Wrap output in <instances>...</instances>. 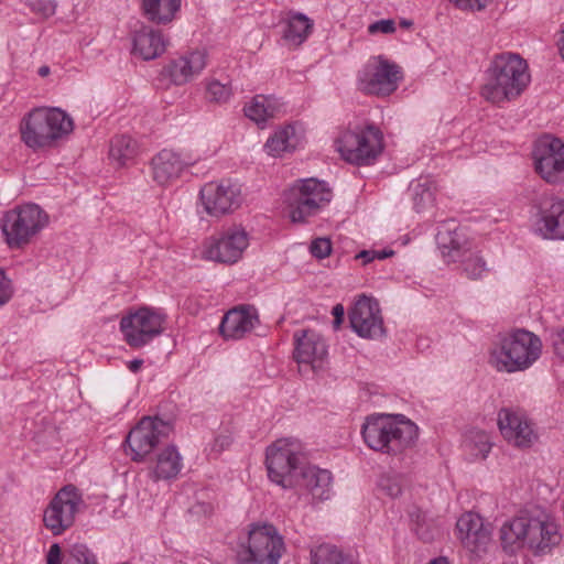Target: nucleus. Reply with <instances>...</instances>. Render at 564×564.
Listing matches in <instances>:
<instances>
[{"instance_id": "nucleus-8", "label": "nucleus", "mask_w": 564, "mask_h": 564, "mask_svg": "<svg viewBox=\"0 0 564 564\" xmlns=\"http://www.w3.org/2000/svg\"><path fill=\"white\" fill-rule=\"evenodd\" d=\"M48 224V214L34 203L18 205L7 210L0 219L1 231L11 249L31 243Z\"/></svg>"}, {"instance_id": "nucleus-46", "label": "nucleus", "mask_w": 564, "mask_h": 564, "mask_svg": "<svg viewBox=\"0 0 564 564\" xmlns=\"http://www.w3.org/2000/svg\"><path fill=\"white\" fill-rule=\"evenodd\" d=\"M552 346L555 356L564 361V327L552 334Z\"/></svg>"}, {"instance_id": "nucleus-57", "label": "nucleus", "mask_w": 564, "mask_h": 564, "mask_svg": "<svg viewBox=\"0 0 564 564\" xmlns=\"http://www.w3.org/2000/svg\"><path fill=\"white\" fill-rule=\"evenodd\" d=\"M411 24H412V22H410V21H403V22H402V25H403V26H410Z\"/></svg>"}, {"instance_id": "nucleus-14", "label": "nucleus", "mask_w": 564, "mask_h": 564, "mask_svg": "<svg viewBox=\"0 0 564 564\" xmlns=\"http://www.w3.org/2000/svg\"><path fill=\"white\" fill-rule=\"evenodd\" d=\"M173 431L170 422L145 416L129 432L126 443L133 462H143L153 448Z\"/></svg>"}, {"instance_id": "nucleus-44", "label": "nucleus", "mask_w": 564, "mask_h": 564, "mask_svg": "<svg viewBox=\"0 0 564 564\" xmlns=\"http://www.w3.org/2000/svg\"><path fill=\"white\" fill-rule=\"evenodd\" d=\"M310 251L314 257L324 259L332 252V242L327 238H316L312 241Z\"/></svg>"}, {"instance_id": "nucleus-52", "label": "nucleus", "mask_w": 564, "mask_h": 564, "mask_svg": "<svg viewBox=\"0 0 564 564\" xmlns=\"http://www.w3.org/2000/svg\"><path fill=\"white\" fill-rule=\"evenodd\" d=\"M143 365V360L141 359H133L128 364V368L132 372H138Z\"/></svg>"}, {"instance_id": "nucleus-51", "label": "nucleus", "mask_w": 564, "mask_h": 564, "mask_svg": "<svg viewBox=\"0 0 564 564\" xmlns=\"http://www.w3.org/2000/svg\"><path fill=\"white\" fill-rule=\"evenodd\" d=\"M393 253L394 252L392 250H375L373 258H375V260L376 259L383 260L386 258L391 257Z\"/></svg>"}, {"instance_id": "nucleus-49", "label": "nucleus", "mask_w": 564, "mask_h": 564, "mask_svg": "<svg viewBox=\"0 0 564 564\" xmlns=\"http://www.w3.org/2000/svg\"><path fill=\"white\" fill-rule=\"evenodd\" d=\"M333 315L335 317V321H334V324H335V327L337 328L341 322H343V318H344V315H345V310L343 307V305L340 304H337L333 307Z\"/></svg>"}, {"instance_id": "nucleus-32", "label": "nucleus", "mask_w": 564, "mask_h": 564, "mask_svg": "<svg viewBox=\"0 0 564 564\" xmlns=\"http://www.w3.org/2000/svg\"><path fill=\"white\" fill-rule=\"evenodd\" d=\"M151 164L155 176H177L185 172L189 162L173 150L164 149L152 159Z\"/></svg>"}, {"instance_id": "nucleus-16", "label": "nucleus", "mask_w": 564, "mask_h": 564, "mask_svg": "<svg viewBox=\"0 0 564 564\" xmlns=\"http://www.w3.org/2000/svg\"><path fill=\"white\" fill-rule=\"evenodd\" d=\"M200 200L205 212L213 217L232 213L241 202V187L232 178H214L200 189Z\"/></svg>"}, {"instance_id": "nucleus-35", "label": "nucleus", "mask_w": 564, "mask_h": 564, "mask_svg": "<svg viewBox=\"0 0 564 564\" xmlns=\"http://www.w3.org/2000/svg\"><path fill=\"white\" fill-rule=\"evenodd\" d=\"M408 189L417 210L425 208L434 200L435 187L431 178H413Z\"/></svg>"}, {"instance_id": "nucleus-42", "label": "nucleus", "mask_w": 564, "mask_h": 564, "mask_svg": "<svg viewBox=\"0 0 564 564\" xmlns=\"http://www.w3.org/2000/svg\"><path fill=\"white\" fill-rule=\"evenodd\" d=\"M24 3L34 13L48 18L55 13L56 2L52 0H24Z\"/></svg>"}, {"instance_id": "nucleus-15", "label": "nucleus", "mask_w": 564, "mask_h": 564, "mask_svg": "<svg viewBox=\"0 0 564 564\" xmlns=\"http://www.w3.org/2000/svg\"><path fill=\"white\" fill-rule=\"evenodd\" d=\"M402 68L383 56H377L359 75V89L369 95L388 96L397 90Z\"/></svg>"}, {"instance_id": "nucleus-6", "label": "nucleus", "mask_w": 564, "mask_h": 564, "mask_svg": "<svg viewBox=\"0 0 564 564\" xmlns=\"http://www.w3.org/2000/svg\"><path fill=\"white\" fill-rule=\"evenodd\" d=\"M335 147L346 162L357 166H369L383 151V134L372 123H350L339 132Z\"/></svg>"}, {"instance_id": "nucleus-13", "label": "nucleus", "mask_w": 564, "mask_h": 564, "mask_svg": "<svg viewBox=\"0 0 564 564\" xmlns=\"http://www.w3.org/2000/svg\"><path fill=\"white\" fill-rule=\"evenodd\" d=\"M84 501L78 489L65 486L50 501L43 512L44 527L55 536L72 528Z\"/></svg>"}, {"instance_id": "nucleus-28", "label": "nucleus", "mask_w": 564, "mask_h": 564, "mask_svg": "<svg viewBox=\"0 0 564 564\" xmlns=\"http://www.w3.org/2000/svg\"><path fill=\"white\" fill-rule=\"evenodd\" d=\"M206 66V53L192 52L173 61L169 66V74L175 85H184L200 74Z\"/></svg>"}, {"instance_id": "nucleus-38", "label": "nucleus", "mask_w": 564, "mask_h": 564, "mask_svg": "<svg viewBox=\"0 0 564 564\" xmlns=\"http://www.w3.org/2000/svg\"><path fill=\"white\" fill-rule=\"evenodd\" d=\"M462 267L469 279L477 280L487 272L486 261L477 252H466L462 256Z\"/></svg>"}, {"instance_id": "nucleus-39", "label": "nucleus", "mask_w": 564, "mask_h": 564, "mask_svg": "<svg viewBox=\"0 0 564 564\" xmlns=\"http://www.w3.org/2000/svg\"><path fill=\"white\" fill-rule=\"evenodd\" d=\"M404 486V478L395 473L381 475L378 481V488L387 496L397 498L401 495Z\"/></svg>"}, {"instance_id": "nucleus-21", "label": "nucleus", "mask_w": 564, "mask_h": 564, "mask_svg": "<svg viewBox=\"0 0 564 564\" xmlns=\"http://www.w3.org/2000/svg\"><path fill=\"white\" fill-rule=\"evenodd\" d=\"M294 358L300 365H307L312 370L321 369L327 358V345L319 333L314 329H299L294 333Z\"/></svg>"}, {"instance_id": "nucleus-11", "label": "nucleus", "mask_w": 564, "mask_h": 564, "mask_svg": "<svg viewBox=\"0 0 564 564\" xmlns=\"http://www.w3.org/2000/svg\"><path fill=\"white\" fill-rule=\"evenodd\" d=\"M265 465L273 482L283 488L293 487L304 467L300 460V445L292 440H278L267 448Z\"/></svg>"}, {"instance_id": "nucleus-37", "label": "nucleus", "mask_w": 564, "mask_h": 564, "mask_svg": "<svg viewBox=\"0 0 564 564\" xmlns=\"http://www.w3.org/2000/svg\"><path fill=\"white\" fill-rule=\"evenodd\" d=\"M275 111L276 106L273 100L263 95L253 97L251 102L245 107V115L258 124L274 117Z\"/></svg>"}, {"instance_id": "nucleus-20", "label": "nucleus", "mask_w": 564, "mask_h": 564, "mask_svg": "<svg viewBox=\"0 0 564 564\" xmlns=\"http://www.w3.org/2000/svg\"><path fill=\"white\" fill-rule=\"evenodd\" d=\"M534 226L543 239L564 240V199L552 196L541 200Z\"/></svg>"}, {"instance_id": "nucleus-31", "label": "nucleus", "mask_w": 564, "mask_h": 564, "mask_svg": "<svg viewBox=\"0 0 564 564\" xmlns=\"http://www.w3.org/2000/svg\"><path fill=\"white\" fill-rule=\"evenodd\" d=\"M139 153L138 142L129 135H118L112 139L109 151L111 163L120 169L134 163Z\"/></svg>"}, {"instance_id": "nucleus-22", "label": "nucleus", "mask_w": 564, "mask_h": 564, "mask_svg": "<svg viewBox=\"0 0 564 564\" xmlns=\"http://www.w3.org/2000/svg\"><path fill=\"white\" fill-rule=\"evenodd\" d=\"M259 323L258 311L253 306L240 305L224 315L219 332L227 340H238L250 334Z\"/></svg>"}, {"instance_id": "nucleus-43", "label": "nucleus", "mask_w": 564, "mask_h": 564, "mask_svg": "<svg viewBox=\"0 0 564 564\" xmlns=\"http://www.w3.org/2000/svg\"><path fill=\"white\" fill-rule=\"evenodd\" d=\"M456 9L465 12L484 11L494 0H447Z\"/></svg>"}, {"instance_id": "nucleus-36", "label": "nucleus", "mask_w": 564, "mask_h": 564, "mask_svg": "<svg viewBox=\"0 0 564 564\" xmlns=\"http://www.w3.org/2000/svg\"><path fill=\"white\" fill-rule=\"evenodd\" d=\"M465 451L475 459H485L491 449L490 436L479 430L469 431L464 438Z\"/></svg>"}, {"instance_id": "nucleus-7", "label": "nucleus", "mask_w": 564, "mask_h": 564, "mask_svg": "<svg viewBox=\"0 0 564 564\" xmlns=\"http://www.w3.org/2000/svg\"><path fill=\"white\" fill-rule=\"evenodd\" d=\"M333 197L329 185L319 178H300L283 192L282 203L292 223H305Z\"/></svg>"}, {"instance_id": "nucleus-2", "label": "nucleus", "mask_w": 564, "mask_h": 564, "mask_svg": "<svg viewBox=\"0 0 564 564\" xmlns=\"http://www.w3.org/2000/svg\"><path fill=\"white\" fill-rule=\"evenodd\" d=\"M542 349L543 344L538 335L516 328L497 336L490 347L488 362L498 372H522L541 358Z\"/></svg>"}, {"instance_id": "nucleus-3", "label": "nucleus", "mask_w": 564, "mask_h": 564, "mask_svg": "<svg viewBox=\"0 0 564 564\" xmlns=\"http://www.w3.org/2000/svg\"><path fill=\"white\" fill-rule=\"evenodd\" d=\"M361 436L370 449L398 455L413 445L417 426L403 415L371 414L361 426Z\"/></svg>"}, {"instance_id": "nucleus-25", "label": "nucleus", "mask_w": 564, "mask_h": 564, "mask_svg": "<svg viewBox=\"0 0 564 564\" xmlns=\"http://www.w3.org/2000/svg\"><path fill=\"white\" fill-rule=\"evenodd\" d=\"M436 242L444 257L448 258V261H456L457 258L469 251L467 237L455 220L446 221L440 226Z\"/></svg>"}, {"instance_id": "nucleus-41", "label": "nucleus", "mask_w": 564, "mask_h": 564, "mask_svg": "<svg viewBox=\"0 0 564 564\" xmlns=\"http://www.w3.org/2000/svg\"><path fill=\"white\" fill-rule=\"evenodd\" d=\"M231 96V87L221 84L218 80H213L207 86V98L214 102H225Z\"/></svg>"}, {"instance_id": "nucleus-48", "label": "nucleus", "mask_w": 564, "mask_h": 564, "mask_svg": "<svg viewBox=\"0 0 564 564\" xmlns=\"http://www.w3.org/2000/svg\"><path fill=\"white\" fill-rule=\"evenodd\" d=\"M46 562L47 564H62V551L57 543L51 545Z\"/></svg>"}, {"instance_id": "nucleus-50", "label": "nucleus", "mask_w": 564, "mask_h": 564, "mask_svg": "<svg viewBox=\"0 0 564 564\" xmlns=\"http://www.w3.org/2000/svg\"><path fill=\"white\" fill-rule=\"evenodd\" d=\"M375 250H362L356 254V259L362 260L364 264L370 263L375 260L373 258Z\"/></svg>"}, {"instance_id": "nucleus-55", "label": "nucleus", "mask_w": 564, "mask_h": 564, "mask_svg": "<svg viewBox=\"0 0 564 564\" xmlns=\"http://www.w3.org/2000/svg\"><path fill=\"white\" fill-rule=\"evenodd\" d=\"M429 564H449L445 557H438L431 561Z\"/></svg>"}, {"instance_id": "nucleus-4", "label": "nucleus", "mask_w": 564, "mask_h": 564, "mask_svg": "<svg viewBox=\"0 0 564 564\" xmlns=\"http://www.w3.org/2000/svg\"><path fill=\"white\" fill-rule=\"evenodd\" d=\"M530 83L527 62L516 53L496 55L487 70L481 96L491 104L516 99Z\"/></svg>"}, {"instance_id": "nucleus-10", "label": "nucleus", "mask_w": 564, "mask_h": 564, "mask_svg": "<svg viewBox=\"0 0 564 564\" xmlns=\"http://www.w3.org/2000/svg\"><path fill=\"white\" fill-rule=\"evenodd\" d=\"M250 245V237L241 226H231L206 238L200 248L204 260L232 265L239 262Z\"/></svg>"}, {"instance_id": "nucleus-54", "label": "nucleus", "mask_w": 564, "mask_h": 564, "mask_svg": "<svg viewBox=\"0 0 564 564\" xmlns=\"http://www.w3.org/2000/svg\"><path fill=\"white\" fill-rule=\"evenodd\" d=\"M50 74V67L48 66H41L39 68V75L42 76V77H45Z\"/></svg>"}, {"instance_id": "nucleus-26", "label": "nucleus", "mask_w": 564, "mask_h": 564, "mask_svg": "<svg viewBox=\"0 0 564 564\" xmlns=\"http://www.w3.org/2000/svg\"><path fill=\"white\" fill-rule=\"evenodd\" d=\"M166 50V41L161 31L142 25L132 36V54L144 61L155 59Z\"/></svg>"}, {"instance_id": "nucleus-27", "label": "nucleus", "mask_w": 564, "mask_h": 564, "mask_svg": "<svg viewBox=\"0 0 564 564\" xmlns=\"http://www.w3.org/2000/svg\"><path fill=\"white\" fill-rule=\"evenodd\" d=\"M183 469V457L174 445L161 449L149 468V476L153 481L171 480L176 478Z\"/></svg>"}, {"instance_id": "nucleus-53", "label": "nucleus", "mask_w": 564, "mask_h": 564, "mask_svg": "<svg viewBox=\"0 0 564 564\" xmlns=\"http://www.w3.org/2000/svg\"><path fill=\"white\" fill-rule=\"evenodd\" d=\"M557 50L562 61L564 62V29L562 30L561 37L557 41Z\"/></svg>"}, {"instance_id": "nucleus-5", "label": "nucleus", "mask_w": 564, "mask_h": 564, "mask_svg": "<svg viewBox=\"0 0 564 564\" xmlns=\"http://www.w3.org/2000/svg\"><path fill=\"white\" fill-rule=\"evenodd\" d=\"M74 128L72 118L58 108L32 110L21 123V138L31 149L52 147L57 140L68 135Z\"/></svg>"}, {"instance_id": "nucleus-19", "label": "nucleus", "mask_w": 564, "mask_h": 564, "mask_svg": "<svg viewBox=\"0 0 564 564\" xmlns=\"http://www.w3.org/2000/svg\"><path fill=\"white\" fill-rule=\"evenodd\" d=\"M536 173L541 176L564 174V143L550 134L540 137L532 151Z\"/></svg>"}, {"instance_id": "nucleus-23", "label": "nucleus", "mask_w": 564, "mask_h": 564, "mask_svg": "<svg viewBox=\"0 0 564 564\" xmlns=\"http://www.w3.org/2000/svg\"><path fill=\"white\" fill-rule=\"evenodd\" d=\"M457 538L471 553L485 551L490 542V531L484 525L482 518L474 512L462 514L456 523Z\"/></svg>"}, {"instance_id": "nucleus-47", "label": "nucleus", "mask_w": 564, "mask_h": 564, "mask_svg": "<svg viewBox=\"0 0 564 564\" xmlns=\"http://www.w3.org/2000/svg\"><path fill=\"white\" fill-rule=\"evenodd\" d=\"M12 296L11 282L2 271H0V306L4 305Z\"/></svg>"}, {"instance_id": "nucleus-45", "label": "nucleus", "mask_w": 564, "mask_h": 564, "mask_svg": "<svg viewBox=\"0 0 564 564\" xmlns=\"http://www.w3.org/2000/svg\"><path fill=\"white\" fill-rule=\"evenodd\" d=\"M394 31H395V23L391 19L376 21L368 26V32L370 34H376L378 32H381L384 34H391Z\"/></svg>"}, {"instance_id": "nucleus-9", "label": "nucleus", "mask_w": 564, "mask_h": 564, "mask_svg": "<svg viewBox=\"0 0 564 564\" xmlns=\"http://www.w3.org/2000/svg\"><path fill=\"white\" fill-rule=\"evenodd\" d=\"M239 546L238 558L242 564H278L285 551L278 530L265 523L250 524Z\"/></svg>"}, {"instance_id": "nucleus-1", "label": "nucleus", "mask_w": 564, "mask_h": 564, "mask_svg": "<svg viewBox=\"0 0 564 564\" xmlns=\"http://www.w3.org/2000/svg\"><path fill=\"white\" fill-rule=\"evenodd\" d=\"M505 546L525 547L534 555L550 554L563 539L558 520L551 513L532 509L506 521L500 528Z\"/></svg>"}, {"instance_id": "nucleus-40", "label": "nucleus", "mask_w": 564, "mask_h": 564, "mask_svg": "<svg viewBox=\"0 0 564 564\" xmlns=\"http://www.w3.org/2000/svg\"><path fill=\"white\" fill-rule=\"evenodd\" d=\"M65 564H98L95 554L85 544H74Z\"/></svg>"}, {"instance_id": "nucleus-30", "label": "nucleus", "mask_w": 564, "mask_h": 564, "mask_svg": "<svg viewBox=\"0 0 564 564\" xmlns=\"http://www.w3.org/2000/svg\"><path fill=\"white\" fill-rule=\"evenodd\" d=\"M299 145V138L292 126L276 130L264 143V151L273 158L292 153Z\"/></svg>"}, {"instance_id": "nucleus-56", "label": "nucleus", "mask_w": 564, "mask_h": 564, "mask_svg": "<svg viewBox=\"0 0 564 564\" xmlns=\"http://www.w3.org/2000/svg\"><path fill=\"white\" fill-rule=\"evenodd\" d=\"M216 442H221V446H225V445H228L229 444V440L228 437H220V438H217Z\"/></svg>"}, {"instance_id": "nucleus-24", "label": "nucleus", "mask_w": 564, "mask_h": 564, "mask_svg": "<svg viewBox=\"0 0 564 564\" xmlns=\"http://www.w3.org/2000/svg\"><path fill=\"white\" fill-rule=\"evenodd\" d=\"M294 486L304 488L317 501H324L330 498L332 494V473L313 465H304L296 478Z\"/></svg>"}, {"instance_id": "nucleus-17", "label": "nucleus", "mask_w": 564, "mask_h": 564, "mask_svg": "<svg viewBox=\"0 0 564 564\" xmlns=\"http://www.w3.org/2000/svg\"><path fill=\"white\" fill-rule=\"evenodd\" d=\"M351 328L364 338L383 337L386 329L379 303L366 295L359 296L349 312Z\"/></svg>"}, {"instance_id": "nucleus-33", "label": "nucleus", "mask_w": 564, "mask_h": 564, "mask_svg": "<svg viewBox=\"0 0 564 564\" xmlns=\"http://www.w3.org/2000/svg\"><path fill=\"white\" fill-rule=\"evenodd\" d=\"M313 21L303 13H292L289 17L284 40L294 46H300L311 34Z\"/></svg>"}, {"instance_id": "nucleus-29", "label": "nucleus", "mask_w": 564, "mask_h": 564, "mask_svg": "<svg viewBox=\"0 0 564 564\" xmlns=\"http://www.w3.org/2000/svg\"><path fill=\"white\" fill-rule=\"evenodd\" d=\"M143 15L152 23L167 24L181 9V0H142Z\"/></svg>"}, {"instance_id": "nucleus-18", "label": "nucleus", "mask_w": 564, "mask_h": 564, "mask_svg": "<svg viewBox=\"0 0 564 564\" xmlns=\"http://www.w3.org/2000/svg\"><path fill=\"white\" fill-rule=\"evenodd\" d=\"M498 426L503 438L516 447L528 448L538 438L531 421L522 411L501 409L498 413Z\"/></svg>"}, {"instance_id": "nucleus-12", "label": "nucleus", "mask_w": 564, "mask_h": 564, "mask_svg": "<svg viewBox=\"0 0 564 564\" xmlns=\"http://www.w3.org/2000/svg\"><path fill=\"white\" fill-rule=\"evenodd\" d=\"M166 315L161 310L140 307L124 315L120 332L132 348H141L164 332Z\"/></svg>"}, {"instance_id": "nucleus-34", "label": "nucleus", "mask_w": 564, "mask_h": 564, "mask_svg": "<svg viewBox=\"0 0 564 564\" xmlns=\"http://www.w3.org/2000/svg\"><path fill=\"white\" fill-rule=\"evenodd\" d=\"M313 564H359L354 555H345L330 544H322L312 550Z\"/></svg>"}]
</instances>
